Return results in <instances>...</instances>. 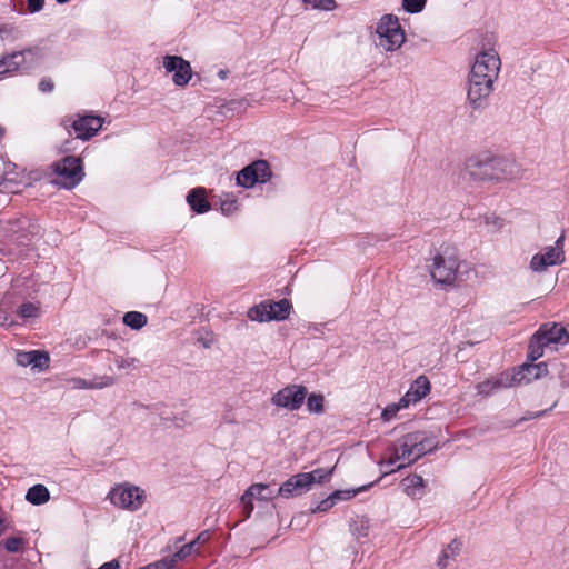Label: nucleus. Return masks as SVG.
I'll return each mask as SVG.
<instances>
[{
  "instance_id": "1",
  "label": "nucleus",
  "mask_w": 569,
  "mask_h": 569,
  "mask_svg": "<svg viewBox=\"0 0 569 569\" xmlns=\"http://www.w3.org/2000/svg\"><path fill=\"white\" fill-rule=\"evenodd\" d=\"M467 171L476 180H515L522 176L520 166L505 158L470 159Z\"/></svg>"
},
{
  "instance_id": "2",
  "label": "nucleus",
  "mask_w": 569,
  "mask_h": 569,
  "mask_svg": "<svg viewBox=\"0 0 569 569\" xmlns=\"http://www.w3.org/2000/svg\"><path fill=\"white\" fill-rule=\"evenodd\" d=\"M378 46L386 51H396L405 42L406 36L399 20L393 14H385L377 23Z\"/></svg>"
},
{
  "instance_id": "3",
  "label": "nucleus",
  "mask_w": 569,
  "mask_h": 569,
  "mask_svg": "<svg viewBox=\"0 0 569 569\" xmlns=\"http://www.w3.org/2000/svg\"><path fill=\"white\" fill-rule=\"evenodd\" d=\"M51 168L56 174L53 182L64 189H73L84 176L80 158L73 156L56 161Z\"/></svg>"
},
{
  "instance_id": "4",
  "label": "nucleus",
  "mask_w": 569,
  "mask_h": 569,
  "mask_svg": "<svg viewBox=\"0 0 569 569\" xmlns=\"http://www.w3.org/2000/svg\"><path fill=\"white\" fill-rule=\"evenodd\" d=\"M498 79L491 74L486 77L482 73L469 72L467 99L473 109H480L487 106L488 99L495 90V83Z\"/></svg>"
},
{
  "instance_id": "5",
  "label": "nucleus",
  "mask_w": 569,
  "mask_h": 569,
  "mask_svg": "<svg viewBox=\"0 0 569 569\" xmlns=\"http://www.w3.org/2000/svg\"><path fill=\"white\" fill-rule=\"evenodd\" d=\"M1 228L4 236L19 246H27L40 232L39 224L28 217L9 219Z\"/></svg>"
},
{
  "instance_id": "6",
  "label": "nucleus",
  "mask_w": 569,
  "mask_h": 569,
  "mask_svg": "<svg viewBox=\"0 0 569 569\" xmlns=\"http://www.w3.org/2000/svg\"><path fill=\"white\" fill-rule=\"evenodd\" d=\"M292 305L288 299L277 302L263 301L248 311V317L253 321L267 322L271 320L281 321L289 317Z\"/></svg>"
},
{
  "instance_id": "7",
  "label": "nucleus",
  "mask_w": 569,
  "mask_h": 569,
  "mask_svg": "<svg viewBox=\"0 0 569 569\" xmlns=\"http://www.w3.org/2000/svg\"><path fill=\"white\" fill-rule=\"evenodd\" d=\"M458 268V258L453 253H438L430 266V274L438 283L452 284L457 278Z\"/></svg>"
},
{
  "instance_id": "8",
  "label": "nucleus",
  "mask_w": 569,
  "mask_h": 569,
  "mask_svg": "<svg viewBox=\"0 0 569 569\" xmlns=\"http://www.w3.org/2000/svg\"><path fill=\"white\" fill-rule=\"evenodd\" d=\"M501 69V60L498 52L492 47L491 41L489 40L486 44L482 46L480 52H478L475 57V61L471 66V70L476 73H482L486 77L489 74L492 78L498 79Z\"/></svg>"
},
{
  "instance_id": "9",
  "label": "nucleus",
  "mask_w": 569,
  "mask_h": 569,
  "mask_svg": "<svg viewBox=\"0 0 569 569\" xmlns=\"http://www.w3.org/2000/svg\"><path fill=\"white\" fill-rule=\"evenodd\" d=\"M104 120L99 116L86 114L79 116L77 119L71 117L63 118L61 124L69 130H74L76 137L81 140H89L94 137L102 128ZM70 133V131H68Z\"/></svg>"
},
{
  "instance_id": "10",
  "label": "nucleus",
  "mask_w": 569,
  "mask_h": 569,
  "mask_svg": "<svg viewBox=\"0 0 569 569\" xmlns=\"http://www.w3.org/2000/svg\"><path fill=\"white\" fill-rule=\"evenodd\" d=\"M109 499L117 507L134 511L141 508L144 495L139 487L120 485L109 492Z\"/></svg>"
},
{
  "instance_id": "11",
  "label": "nucleus",
  "mask_w": 569,
  "mask_h": 569,
  "mask_svg": "<svg viewBox=\"0 0 569 569\" xmlns=\"http://www.w3.org/2000/svg\"><path fill=\"white\" fill-rule=\"evenodd\" d=\"M565 236L561 234L553 246L547 247L543 253H536L530 261L533 272H543L548 267L561 264L565 261Z\"/></svg>"
},
{
  "instance_id": "12",
  "label": "nucleus",
  "mask_w": 569,
  "mask_h": 569,
  "mask_svg": "<svg viewBox=\"0 0 569 569\" xmlns=\"http://www.w3.org/2000/svg\"><path fill=\"white\" fill-rule=\"evenodd\" d=\"M271 176L268 161L257 160L238 172L237 184L246 189L252 188L256 183L267 182Z\"/></svg>"
},
{
  "instance_id": "13",
  "label": "nucleus",
  "mask_w": 569,
  "mask_h": 569,
  "mask_svg": "<svg viewBox=\"0 0 569 569\" xmlns=\"http://www.w3.org/2000/svg\"><path fill=\"white\" fill-rule=\"evenodd\" d=\"M307 388L300 385H289L271 397V403L295 411L300 409L307 397Z\"/></svg>"
},
{
  "instance_id": "14",
  "label": "nucleus",
  "mask_w": 569,
  "mask_h": 569,
  "mask_svg": "<svg viewBox=\"0 0 569 569\" xmlns=\"http://www.w3.org/2000/svg\"><path fill=\"white\" fill-rule=\"evenodd\" d=\"M416 439L412 438L411 432L402 436L400 439L397 440V442L392 443V446L389 448L390 457L387 461L382 462L387 466L395 465L398 460H407V463L399 465L396 469H391L390 471H387V473L395 472L396 470H400L405 468L406 466H409L410 463L415 462L413 460V446L416 445Z\"/></svg>"
},
{
  "instance_id": "15",
  "label": "nucleus",
  "mask_w": 569,
  "mask_h": 569,
  "mask_svg": "<svg viewBox=\"0 0 569 569\" xmlns=\"http://www.w3.org/2000/svg\"><path fill=\"white\" fill-rule=\"evenodd\" d=\"M163 68L167 72L173 73L172 81L178 87H186L192 77L189 61L180 56L163 57Z\"/></svg>"
},
{
  "instance_id": "16",
  "label": "nucleus",
  "mask_w": 569,
  "mask_h": 569,
  "mask_svg": "<svg viewBox=\"0 0 569 569\" xmlns=\"http://www.w3.org/2000/svg\"><path fill=\"white\" fill-rule=\"evenodd\" d=\"M26 54H36L37 58H42L40 48H28L22 51H16L7 54L0 59V76L13 72L26 63Z\"/></svg>"
},
{
  "instance_id": "17",
  "label": "nucleus",
  "mask_w": 569,
  "mask_h": 569,
  "mask_svg": "<svg viewBox=\"0 0 569 569\" xmlns=\"http://www.w3.org/2000/svg\"><path fill=\"white\" fill-rule=\"evenodd\" d=\"M515 376V386L520 383H529L532 380L539 379L548 373L546 362H528L521 365L517 370L510 372Z\"/></svg>"
},
{
  "instance_id": "18",
  "label": "nucleus",
  "mask_w": 569,
  "mask_h": 569,
  "mask_svg": "<svg viewBox=\"0 0 569 569\" xmlns=\"http://www.w3.org/2000/svg\"><path fill=\"white\" fill-rule=\"evenodd\" d=\"M256 498L258 500L268 501L273 498L272 490L268 485L264 483H254L251 485L242 495L241 503L243 505V511L246 513V518H249L251 512L253 511L252 499Z\"/></svg>"
},
{
  "instance_id": "19",
  "label": "nucleus",
  "mask_w": 569,
  "mask_h": 569,
  "mask_svg": "<svg viewBox=\"0 0 569 569\" xmlns=\"http://www.w3.org/2000/svg\"><path fill=\"white\" fill-rule=\"evenodd\" d=\"M310 479L311 478L309 476H305L303 472L290 477L280 486L278 490V496L284 498L301 496L302 493L311 489Z\"/></svg>"
},
{
  "instance_id": "20",
  "label": "nucleus",
  "mask_w": 569,
  "mask_h": 569,
  "mask_svg": "<svg viewBox=\"0 0 569 569\" xmlns=\"http://www.w3.org/2000/svg\"><path fill=\"white\" fill-rule=\"evenodd\" d=\"M515 386V376H511L509 371H505L500 373L495 379H487L482 382H479L476 386V390L478 395L488 397L496 392L497 390L503 389V388H510Z\"/></svg>"
},
{
  "instance_id": "21",
  "label": "nucleus",
  "mask_w": 569,
  "mask_h": 569,
  "mask_svg": "<svg viewBox=\"0 0 569 569\" xmlns=\"http://www.w3.org/2000/svg\"><path fill=\"white\" fill-rule=\"evenodd\" d=\"M430 391V381L426 376H419L410 386L406 395L400 399V406L408 407L421 400Z\"/></svg>"
},
{
  "instance_id": "22",
  "label": "nucleus",
  "mask_w": 569,
  "mask_h": 569,
  "mask_svg": "<svg viewBox=\"0 0 569 569\" xmlns=\"http://www.w3.org/2000/svg\"><path fill=\"white\" fill-rule=\"evenodd\" d=\"M537 333H542L541 340L549 347L560 342L566 343L568 341L567 330L559 323H545L542 325Z\"/></svg>"
},
{
  "instance_id": "23",
  "label": "nucleus",
  "mask_w": 569,
  "mask_h": 569,
  "mask_svg": "<svg viewBox=\"0 0 569 569\" xmlns=\"http://www.w3.org/2000/svg\"><path fill=\"white\" fill-rule=\"evenodd\" d=\"M16 361L19 366L43 369L49 366L50 358L48 353L38 350L21 351L16 356Z\"/></svg>"
},
{
  "instance_id": "24",
  "label": "nucleus",
  "mask_w": 569,
  "mask_h": 569,
  "mask_svg": "<svg viewBox=\"0 0 569 569\" xmlns=\"http://www.w3.org/2000/svg\"><path fill=\"white\" fill-rule=\"evenodd\" d=\"M411 435L412 438L416 439L413 441L416 442V445L412 448L415 461L437 448V442L435 441V439L430 438L426 432L415 431L411 432Z\"/></svg>"
},
{
  "instance_id": "25",
  "label": "nucleus",
  "mask_w": 569,
  "mask_h": 569,
  "mask_svg": "<svg viewBox=\"0 0 569 569\" xmlns=\"http://www.w3.org/2000/svg\"><path fill=\"white\" fill-rule=\"evenodd\" d=\"M411 435L412 438L416 439L413 441L416 442V445L412 448L415 461L437 448V442L435 441V439L430 438L426 432L415 431L411 432Z\"/></svg>"
},
{
  "instance_id": "26",
  "label": "nucleus",
  "mask_w": 569,
  "mask_h": 569,
  "mask_svg": "<svg viewBox=\"0 0 569 569\" xmlns=\"http://www.w3.org/2000/svg\"><path fill=\"white\" fill-rule=\"evenodd\" d=\"M187 201L191 209L198 213H204L210 210V203L206 199L202 188L192 189L187 196Z\"/></svg>"
},
{
  "instance_id": "27",
  "label": "nucleus",
  "mask_w": 569,
  "mask_h": 569,
  "mask_svg": "<svg viewBox=\"0 0 569 569\" xmlns=\"http://www.w3.org/2000/svg\"><path fill=\"white\" fill-rule=\"evenodd\" d=\"M403 491L411 498H420L423 493L425 481L419 475H410L402 480Z\"/></svg>"
},
{
  "instance_id": "28",
  "label": "nucleus",
  "mask_w": 569,
  "mask_h": 569,
  "mask_svg": "<svg viewBox=\"0 0 569 569\" xmlns=\"http://www.w3.org/2000/svg\"><path fill=\"white\" fill-rule=\"evenodd\" d=\"M50 492L46 486L38 483L28 489L26 500L34 506H40L49 501Z\"/></svg>"
},
{
  "instance_id": "29",
  "label": "nucleus",
  "mask_w": 569,
  "mask_h": 569,
  "mask_svg": "<svg viewBox=\"0 0 569 569\" xmlns=\"http://www.w3.org/2000/svg\"><path fill=\"white\" fill-rule=\"evenodd\" d=\"M349 527L351 535L355 538L360 539L368 536L370 520L366 516H356L351 519Z\"/></svg>"
},
{
  "instance_id": "30",
  "label": "nucleus",
  "mask_w": 569,
  "mask_h": 569,
  "mask_svg": "<svg viewBox=\"0 0 569 569\" xmlns=\"http://www.w3.org/2000/svg\"><path fill=\"white\" fill-rule=\"evenodd\" d=\"M541 337L542 333L536 332L530 339L527 358L531 362L541 358L543 356L545 348L548 347L545 341L541 340Z\"/></svg>"
},
{
  "instance_id": "31",
  "label": "nucleus",
  "mask_w": 569,
  "mask_h": 569,
  "mask_svg": "<svg viewBox=\"0 0 569 569\" xmlns=\"http://www.w3.org/2000/svg\"><path fill=\"white\" fill-rule=\"evenodd\" d=\"M461 548V542L453 540L451 541L441 552L438 558V567L445 569L448 566V560L456 558Z\"/></svg>"
},
{
  "instance_id": "32",
  "label": "nucleus",
  "mask_w": 569,
  "mask_h": 569,
  "mask_svg": "<svg viewBox=\"0 0 569 569\" xmlns=\"http://www.w3.org/2000/svg\"><path fill=\"white\" fill-rule=\"evenodd\" d=\"M147 322V316L139 311H129L123 316V323L134 330L143 328Z\"/></svg>"
},
{
  "instance_id": "33",
  "label": "nucleus",
  "mask_w": 569,
  "mask_h": 569,
  "mask_svg": "<svg viewBox=\"0 0 569 569\" xmlns=\"http://www.w3.org/2000/svg\"><path fill=\"white\" fill-rule=\"evenodd\" d=\"M323 402L325 398L321 393H311L307 398V409L313 413H321L325 409Z\"/></svg>"
},
{
  "instance_id": "34",
  "label": "nucleus",
  "mask_w": 569,
  "mask_h": 569,
  "mask_svg": "<svg viewBox=\"0 0 569 569\" xmlns=\"http://www.w3.org/2000/svg\"><path fill=\"white\" fill-rule=\"evenodd\" d=\"M365 489L366 487H360L358 489L351 490H336L330 495V498L333 500L335 503H337L338 501L350 500Z\"/></svg>"
},
{
  "instance_id": "35",
  "label": "nucleus",
  "mask_w": 569,
  "mask_h": 569,
  "mask_svg": "<svg viewBox=\"0 0 569 569\" xmlns=\"http://www.w3.org/2000/svg\"><path fill=\"white\" fill-rule=\"evenodd\" d=\"M209 538H210L209 531L204 530V531L200 532L194 540H192L189 543L183 545L180 549L184 550V552L188 551V557H189L193 552L196 546L203 545L204 542H207L209 540Z\"/></svg>"
},
{
  "instance_id": "36",
  "label": "nucleus",
  "mask_w": 569,
  "mask_h": 569,
  "mask_svg": "<svg viewBox=\"0 0 569 569\" xmlns=\"http://www.w3.org/2000/svg\"><path fill=\"white\" fill-rule=\"evenodd\" d=\"M306 4L311 6L313 9L332 11L337 8L335 0H302Z\"/></svg>"
},
{
  "instance_id": "37",
  "label": "nucleus",
  "mask_w": 569,
  "mask_h": 569,
  "mask_svg": "<svg viewBox=\"0 0 569 569\" xmlns=\"http://www.w3.org/2000/svg\"><path fill=\"white\" fill-rule=\"evenodd\" d=\"M18 315L24 319L36 318L39 316V308L32 302H26L19 307Z\"/></svg>"
},
{
  "instance_id": "38",
  "label": "nucleus",
  "mask_w": 569,
  "mask_h": 569,
  "mask_svg": "<svg viewBox=\"0 0 569 569\" xmlns=\"http://www.w3.org/2000/svg\"><path fill=\"white\" fill-rule=\"evenodd\" d=\"M116 382H117V379L114 377L104 375V376L94 377L91 380V385L90 386L93 389H102V388H106V387H111Z\"/></svg>"
},
{
  "instance_id": "39",
  "label": "nucleus",
  "mask_w": 569,
  "mask_h": 569,
  "mask_svg": "<svg viewBox=\"0 0 569 569\" xmlns=\"http://www.w3.org/2000/svg\"><path fill=\"white\" fill-rule=\"evenodd\" d=\"M303 473H305V476H307V477L309 476L311 478L310 486L312 487L315 483L321 482L323 479L329 478L332 473V469L326 470V469L319 468L311 472H303Z\"/></svg>"
},
{
  "instance_id": "40",
  "label": "nucleus",
  "mask_w": 569,
  "mask_h": 569,
  "mask_svg": "<svg viewBox=\"0 0 569 569\" xmlns=\"http://www.w3.org/2000/svg\"><path fill=\"white\" fill-rule=\"evenodd\" d=\"M427 0H402V8L409 13H419L425 9Z\"/></svg>"
},
{
  "instance_id": "41",
  "label": "nucleus",
  "mask_w": 569,
  "mask_h": 569,
  "mask_svg": "<svg viewBox=\"0 0 569 569\" xmlns=\"http://www.w3.org/2000/svg\"><path fill=\"white\" fill-rule=\"evenodd\" d=\"M139 359L137 358H133V357H129V358H117L116 359V365H117V368L118 369H131V370H136L138 369L139 367Z\"/></svg>"
},
{
  "instance_id": "42",
  "label": "nucleus",
  "mask_w": 569,
  "mask_h": 569,
  "mask_svg": "<svg viewBox=\"0 0 569 569\" xmlns=\"http://www.w3.org/2000/svg\"><path fill=\"white\" fill-rule=\"evenodd\" d=\"M220 209L223 214L230 216L238 210V201L234 198H227L221 201Z\"/></svg>"
},
{
  "instance_id": "43",
  "label": "nucleus",
  "mask_w": 569,
  "mask_h": 569,
  "mask_svg": "<svg viewBox=\"0 0 569 569\" xmlns=\"http://www.w3.org/2000/svg\"><path fill=\"white\" fill-rule=\"evenodd\" d=\"M23 545V539L19 537H10L4 541V548L9 552H18Z\"/></svg>"
},
{
  "instance_id": "44",
  "label": "nucleus",
  "mask_w": 569,
  "mask_h": 569,
  "mask_svg": "<svg viewBox=\"0 0 569 569\" xmlns=\"http://www.w3.org/2000/svg\"><path fill=\"white\" fill-rule=\"evenodd\" d=\"M400 408H403L402 406H400V402L398 405L393 403V405L387 406L381 413V418L385 421H390L391 419H393L397 416Z\"/></svg>"
},
{
  "instance_id": "45",
  "label": "nucleus",
  "mask_w": 569,
  "mask_h": 569,
  "mask_svg": "<svg viewBox=\"0 0 569 569\" xmlns=\"http://www.w3.org/2000/svg\"><path fill=\"white\" fill-rule=\"evenodd\" d=\"M187 558L188 551L184 552V550L179 549L172 556L167 557V562L169 563V568L174 569L179 561L184 560Z\"/></svg>"
},
{
  "instance_id": "46",
  "label": "nucleus",
  "mask_w": 569,
  "mask_h": 569,
  "mask_svg": "<svg viewBox=\"0 0 569 569\" xmlns=\"http://www.w3.org/2000/svg\"><path fill=\"white\" fill-rule=\"evenodd\" d=\"M336 503L333 500L328 496L326 499L321 500L315 508L311 509V513L317 512H326L330 510Z\"/></svg>"
},
{
  "instance_id": "47",
  "label": "nucleus",
  "mask_w": 569,
  "mask_h": 569,
  "mask_svg": "<svg viewBox=\"0 0 569 569\" xmlns=\"http://www.w3.org/2000/svg\"><path fill=\"white\" fill-rule=\"evenodd\" d=\"M486 223L488 227H492V228H490V231L495 232L502 228L503 220L500 219L499 217H487Z\"/></svg>"
},
{
  "instance_id": "48",
  "label": "nucleus",
  "mask_w": 569,
  "mask_h": 569,
  "mask_svg": "<svg viewBox=\"0 0 569 569\" xmlns=\"http://www.w3.org/2000/svg\"><path fill=\"white\" fill-rule=\"evenodd\" d=\"M54 89V83L50 78H42L39 82V90L48 93Z\"/></svg>"
},
{
  "instance_id": "49",
  "label": "nucleus",
  "mask_w": 569,
  "mask_h": 569,
  "mask_svg": "<svg viewBox=\"0 0 569 569\" xmlns=\"http://www.w3.org/2000/svg\"><path fill=\"white\" fill-rule=\"evenodd\" d=\"M142 569H171V568H169L167 558H163L159 561H156V562L149 563L148 566L142 567Z\"/></svg>"
},
{
  "instance_id": "50",
  "label": "nucleus",
  "mask_w": 569,
  "mask_h": 569,
  "mask_svg": "<svg viewBox=\"0 0 569 569\" xmlns=\"http://www.w3.org/2000/svg\"><path fill=\"white\" fill-rule=\"evenodd\" d=\"M29 10L31 12H38L43 8L44 0H27Z\"/></svg>"
},
{
  "instance_id": "51",
  "label": "nucleus",
  "mask_w": 569,
  "mask_h": 569,
  "mask_svg": "<svg viewBox=\"0 0 569 569\" xmlns=\"http://www.w3.org/2000/svg\"><path fill=\"white\" fill-rule=\"evenodd\" d=\"M558 401H555L553 405L551 406L550 410L556 407ZM549 411V409H548ZM547 412V410H542V411H538V412H530L527 417H523L521 420H528V419H535V418H539V417H542L545 416Z\"/></svg>"
},
{
  "instance_id": "52",
  "label": "nucleus",
  "mask_w": 569,
  "mask_h": 569,
  "mask_svg": "<svg viewBox=\"0 0 569 569\" xmlns=\"http://www.w3.org/2000/svg\"><path fill=\"white\" fill-rule=\"evenodd\" d=\"M91 380H84V379H76L74 380V386L77 388H81V389H93L91 386Z\"/></svg>"
},
{
  "instance_id": "53",
  "label": "nucleus",
  "mask_w": 569,
  "mask_h": 569,
  "mask_svg": "<svg viewBox=\"0 0 569 569\" xmlns=\"http://www.w3.org/2000/svg\"><path fill=\"white\" fill-rule=\"evenodd\" d=\"M41 58H37L36 54H26V63L29 62L30 64L36 63Z\"/></svg>"
},
{
  "instance_id": "54",
  "label": "nucleus",
  "mask_w": 569,
  "mask_h": 569,
  "mask_svg": "<svg viewBox=\"0 0 569 569\" xmlns=\"http://www.w3.org/2000/svg\"><path fill=\"white\" fill-rule=\"evenodd\" d=\"M11 181L8 180L7 178L4 177H0V187H4V188H8V184H10Z\"/></svg>"
},
{
  "instance_id": "55",
  "label": "nucleus",
  "mask_w": 569,
  "mask_h": 569,
  "mask_svg": "<svg viewBox=\"0 0 569 569\" xmlns=\"http://www.w3.org/2000/svg\"><path fill=\"white\" fill-rule=\"evenodd\" d=\"M13 323L12 320L9 321V318L7 316L3 317V319L0 321L1 326H11Z\"/></svg>"
},
{
  "instance_id": "56",
  "label": "nucleus",
  "mask_w": 569,
  "mask_h": 569,
  "mask_svg": "<svg viewBox=\"0 0 569 569\" xmlns=\"http://www.w3.org/2000/svg\"><path fill=\"white\" fill-rule=\"evenodd\" d=\"M227 74H228V71L227 70H220L218 76L221 78V79H226L227 78Z\"/></svg>"
},
{
  "instance_id": "57",
  "label": "nucleus",
  "mask_w": 569,
  "mask_h": 569,
  "mask_svg": "<svg viewBox=\"0 0 569 569\" xmlns=\"http://www.w3.org/2000/svg\"><path fill=\"white\" fill-rule=\"evenodd\" d=\"M3 531H4L3 521H2V519H0V536L3 533Z\"/></svg>"
},
{
  "instance_id": "58",
  "label": "nucleus",
  "mask_w": 569,
  "mask_h": 569,
  "mask_svg": "<svg viewBox=\"0 0 569 569\" xmlns=\"http://www.w3.org/2000/svg\"><path fill=\"white\" fill-rule=\"evenodd\" d=\"M184 541V536L177 538L176 545Z\"/></svg>"
},
{
  "instance_id": "59",
  "label": "nucleus",
  "mask_w": 569,
  "mask_h": 569,
  "mask_svg": "<svg viewBox=\"0 0 569 569\" xmlns=\"http://www.w3.org/2000/svg\"><path fill=\"white\" fill-rule=\"evenodd\" d=\"M3 134H4V129L0 126V140L2 139Z\"/></svg>"
},
{
  "instance_id": "60",
  "label": "nucleus",
  "mask_w": 569,
  "mask_h": 569,
  "mask_svg": "<svg viewBox=\"0 0 569 569\" xmlns=\"http://www.w3.org/2000/svg\"><path fill=\"white\" fill-rule=\"evenodd\" d=\"M68 143H69V141H66V143L63 146L64 151H69L70 150V148L67 146Z\"/></svg>"
},
{
  "instance_id": "61",
  "label": "nucleus",
  "mask_w": 569,
  "mask_h": 569,
  "mask_svg": "<svg viewBox=\"0 0 569 569\" xmlns=\"http://www.w3.org/2000/svg\"><path fill=\"white\" fill-rule=\"evenodd\" d=\"M58 3H66L68 2L69 0H56Z\"/></svg>"
}]
</instances>
